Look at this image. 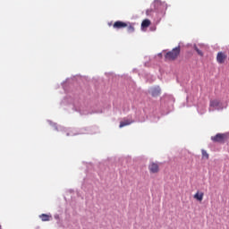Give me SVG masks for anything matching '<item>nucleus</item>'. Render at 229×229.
I'll return each instance as SVG.
<instances>
[{
    "label": "nucleus",
    "instance_id": "nucleus-1",
    "mask_svg": "<svg viewBox=\"0 0 229 229\" xmlns=\"http://www.w3.org/2000/svg\"><path fill=\"white\" fill-rule=\"evenodd\" d=\"M180 51H181L180 47H177L174 48L172 51L167 52L165 55V60H170V61L176 60V58L180 56Z\"/></svg>",
    "mask_w": 229,
    "mask_h": 229
},
{
    "label": "nucleus",
    "instance_id": "nucleus-2",
    "mask_svg": "<svg viewBox=\"0 0 229 229\" xmlns=\"http://www.w3.org/2000/svg\"><path fill=\"white\" fill-rule=\"evenodd\" d=\"M215 110H223V104H221L220 100L214 99L210 100L209 102V112H212L214 109Z\"/></svg>",
    "mask_w": 229,
    "mask_h": 229
},
{
    "label": "nucleus",
    "instance_id": "nucleus-3",
    "mask_svg": "<svg viewBox=\"0 0 229 229\" xmlns=\"http://www.w3.org/2000/svg\"><path fill=\"white\" fill-rule=\"evenodd\" d=\"M211 140H213V142L223 143L226 140V134L217 133L216 136L211 137Z\"/></svg>",
    "mask_w": 229,
    "mask_h": 229
},
{
    "label": "nucleus",
    "instance_id": "nucleus-4",
    "mask_svg": "<svg viewBox=\"0 0 229 229\" xmlns=\"http://www.w3.org/2000/svg\"><path fill=\"white\" fill-rule=\"evenodd\" d=\"M226 58H228V55L225 52H218L216 55V62L218 64H225Z\"/></svg>",
    "mask_w": 229,
    "mask_h": 229
},
{
    "label": "nucleus",
    "instance_id": "nucleus-5",
    "mask_svg": "<svg viewBox=\"0 0 229 229\" xmlns=\"http://www.w3.org/2000/svg\"><path fill=\"white\" fill-rule=\"evenodd\" d=\"M148 170L150 171V173H152L153 174L158 173V171H160V168L158 166V164L157 163H151L148 165Z\"/></svg>",
    "mask_w": 229,
    "mask_h": 229
},
{
    "label": "nucleus",
    "instance_id": "nucleus-6",
    "mask_svg": "<svg viewBox=\"0 0 229 229\" xmlns=\"http://www.w3.org/2000/svg\"><path fill=\"white\" fill-rule=\"evenodd\" d=\"M150 94L153 98H158V96H160V94H161L160 87H156V88L151 89Z\"/></svg>",
    "mask_w": 229,
    "mask_h": 229
},
{
    "label": "nucleus",
    "instance_id": "nucleus-7",
    "mask_svg": "<svg viewBox=\"0 0 229 229\" xmlns=\"http://www.w3.org/2000/svg\"><path fill=\"white\" fill-rule=\"evenodd\" d=\"M204 196H205V193H203V192H201V191H197V192L194 194L193 198H194V199H197V201L201 202V201H203V197H204Z\"/></svg>",
    "mask_w": 229,
    "mask_h": 229
},
{
    "label": "nucleus",
    "instance_id": "nucleus-8",
    "mask_svg": "<svg viewBox=\"0 0 229 229\" xmlns=\"http://www.w3.org/2000/svg\"><path fill=\"white\" fill-rule=\"evenodd\" d=\"M115 28L117 30H121L123 28H128V23L121 21H115Z\"/></svg>",
    "mask_w": 229,
    "mask_h": 229
},
{
    "label": "nucleus",
    "instance_id": "nucleus-9",
    "mask_svg": "<svg viewBox=\"0 0 229 229\" xmlns=\"http://www.w3.org/2000/svg\"><path fill=\"white\" fill-rule=\"evenodd\" d=\"M151 26V21L146 19L141 22V28H149Z\"/></svg>",
    "mask_w": 229,
    "mask_h": 229
},
{
    "label": "nucleus",
    "instance_id": "nucleus-10",
    "mask_svg": "<svg viewBox=\"0 0 229 229\" xmlns=\"http://www.w3.org/2000/svg\"><path fill=\"white\" fill-rule=\"evenodd\" d=\"M131 120H123L120 123V128H124V126H129V124H131Z\"/></svg>",
    "mask_w": 229,
    "mask_h": 229
},
{
    "label": "nucleus",
    "instance_id": "nucleus-11",
    "mask_svg": "<svg viewBox=\"0 0 229 229\" xmlns=\"http://www.w3.org/2000/svg\"><path fill=\"white\" fill-rule=\"evenodd\" d=\"M41 221H49L51 219V216H49V215L47 214H42L41 216H39Z\"/></svg>",
    "mask_w": 229,
    "mask_h": 229
},
{
    "label": "nucleus",
    "instance_id": "nucleus-12",
    "mask_svg": "<svg viewBox=\"0 0 229 229\" xmlns=\"http://www.w3.org/2000/svg\"><path fill=\"white\" fill-rule=\"evenodd\" d=\"M202 158L208 160V153L205 149H202Z\"/></svg>",
    "mask_w": 229,
    "mask_h": 229
},
{
    "label": "nucleus",
    "instance_id": "nucleus-13",
    "mask_svg": "<svg viewBox=\"0 0 229 229\" xmlns=\"http://www.w3.org/2000/svg\"><path fill=\"white\" fill-rule=\"evenodd\" d=\"M128 33H133L135 31V28L132 25L128 26L127 28Z\"/></svg>",
    "mask_w": 229,
    "mask_h": 229
},
{
    "label": "nucleus",
    "instance_id": "nucleus-14",
    "mask_svg": "<svg viewBox=\"0 0 229 229\" xmlns=\"http://www.w3.org/2000/svg\"><path fill=\"white\" fill-rule=\"evenodd\" d=\"M195 51L199 55V56H203V52L198 48V47H194Z\"/></svg>",
    "mask_w": 229,
    "mask_h": 229
},
{
    "label": "nucleus",
    "instance_id": "nucleus-15",
    "mask_svg": "<svg viewBox=\"0 0 229 229\" xmlns=\"http://www.w3.org/2000/svg\"><path fill=\"white\" fill-rule=\"evenodd\" d=\"M158 4H162V2H160V0H156L154 2V6H158Z\"/></svg>",
    "mask_w": 229,
    "mask_h": 229
},
{
    "label": "nucleus",
    "instance_id": "nucleus-16",
    "mask_svg": "<svg viewBox=\"0 0 229 229\" xmlns=\"http://www.w3.org/2000/svg\"><path fill=\"white\" fill-rule=\"evenodd\" d=\"M151 12H153V10L148 9L147 12H146L147 15H150Z\"/></svg>",
    "mask_w": 229,
    "mask_h": 229
},
{
    "label": "nucleus",
    "instance_id": "nucleus-17",
    "mask_svg": "<svg viewBox=\"0 0 229 229\" xmlns=\"http://www.w3.org/2000/svg\"><path fill=\"white\" fill-rule=\"evenodd\" d=\"M109 26H113V28H115V22H114V23H109Z\"/></svg>",
    "mask_w": 229,
    "mask_h": 229
}]
</instances>
